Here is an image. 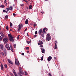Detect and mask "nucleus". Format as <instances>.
<instances>
[{
  "mask_svg": "<svg viewBox=\"0 0 76 76\" xmlns=\"http://www.w3.org/2000/svg\"><path fill=\"white\" fill-rule=\"evenodd\" d=\"M19 71L20 73L22 74V75H23V71L22 68L20 67Z\"/></svg>",
  "mask_w": 76,
  "mask_h": 76,
  "instance_id": "f257e3e1",
  "label": "nucleus"
},
{
  "mask_svg": "<svg viewBox=\"0 0 76 76\" xmlns=\"http://www.w3.org/2000/svg\"><path fill=\"white\" fill-rule=\"evenodd\" d=\"M41 33H42V34H44V32H43L42 29H41L39 30L38 32V34L40 35H41Z\"/></svg>",
  "mask_w": 76,
  "mask_h": 76,
  "instance_id": "f03ea898",
  "label": "nucleus"
},
{
  "mask_svg": "<svg viewBox=\"0 0 76 76\" xmlns=\"http://www.w3.org/2000/svg\"><path fill=\"white\" fill-rule=\"evenodd\" d=\"M22 26H23L22 24H20L19 25V27L18 28V31H20V30L21 29V28H22Z\"/></svg>",
  "mask_w": 76,
  "mask_h": 76,
  "instance_id": "7ed1b4c3",
  "label": "nucleus"
},
{
  "mask_svg": "<svg viewBox=\"0 0 76 76\" xmlns=\"http://www.w3.org/2000/svg\"><path fill=\"white\" fill-rule=\"evenodd\" d=\"M8 41H9V40L7 38H4L3 39V41L4 42H5V43H7V42H8Z\"/></svg>",
  "mask_w": 76,
  "mask_h": 76,
  "instance_id": "20e7f679",
  "label": "nucleus"
},
{
  "mask_svg": "<svg viewBox=\"0 0 76 76\" xmlns=\"http://www.w3.org/2000/svg\"><path fill=\"white\" fill-rule=\"evenodd\" d=\"M14 37H11V38H9V40L11 42H13V41H14Z\"/></svg>",
  "mask_w": 76,
  "mask_h": 76,
  "instance_id": "39448f33",
  "label": "nucleus"
},
{
  "mask_svg": "<svg viewBox=\"0 0 76 76\" xmlns=\"http://www.w3.org/2000/svg\"><path fill=\"white\" fill-rule=\"evenodd\" d=\"M46 40H47V41H50L51 40V37H46Z\"/></svg>",
  "mask_w": 76,
  "mask_h": 76,
  "instance_id": "423d86ee",
  "label": "nucleus"
},
{
  "mask_svg": "<svg viewBox=\"0 0 76 76\" xmlns=\"http://www.w3.org/2000/svg\"><path fill=\"white\" fill-rule=\"evenodd\" d=\"M17 61V60L15 59V64L18 65V66H19V62H18Z\"/></svg>",
  "mask_w": 76,
  "mask_h": 76,
  "instance_id": "0eeeda50",
  "label": "nucleus"
},
{
  "mask_svg": "<svg viewBox=\"0 0 76 76\" xmlns=\"http://www.w3.org/2000/svg\"><path fill=\"white\" fill-rule=\"evenodd\" d=\"M1 70H3L4 69V67H3V64H1Z\"/></svg>",
  "mask_w": 76,
  "mask_h": 76,
  "instance_id": "6e6552de",
  "label": "nucleus"
},
{
  "mask_svg": "<svg viewBox=\"0 0 76 76\" xmlns=\"http://www.w3.org/2000/svg\"><path fill=\"white\" fill-rule=\"evenodd\" d=\"M51 59H52V57L49 56L48 58V61H50V60H51Z\"/></svg>",
  "mask_w": 76,
  "mask_h": 76,
  "instance_id": "1a4fd4ad",
  "label": "nucleus"
},
{
  "mask_svg": "<svg viewBox=\"0 0 76 76\" xmlns=\"http://www.w3.org/2000/svg\"><path fill=\"white\" fill-rule=\"evenodd\" d=\"M41 50L42 52V53H44L45 52V50L44 49L42 48Z\"/></svg>",
  "mask_w": 76,
  "mask_h": 76,
  "instance_id": "9d476101",
  "label": "nucleus"
},
{
  "mask_svg": "<svg viewBox=\"0 0 76 76\" xmlns=\"http://www.w3.org/2000/svg\"><path fill=\"white\" fill-rule=\"evenodd\" d=\"M8 62L10 63V64H13V62L10 61L9 59L8 60Z\"/></svg>",
  "mask_w": 76,
  "mask_h": 76,
  "instance_id": "9b49d317",
  "label": "nucleus"
},
{
  "mask_svg": "<svg viewBox=\"0 0 76 76\" xmlns=\"http://www.w3.org/2000/svg\"><path fill=\"white\" fill-rule=\"evenodd\" d=\"M0 34L1 36H2V37H4V34H3V33H2V32H0Z\"/></svg>",
  "mask_w": 76,
  "mask_h": 76,
  "instance_id": "f8f14e48",
  "label": "nucleus"
},
{
  "mask_svg": "<svg viewBox=\"0 0 76 76\" xmlns=\"http://www.w3.org/2000/svg\"><path fill=\"white\" fill-rule=\"evenodd\" d=\"M8 36L9 38H12V37H12V35H11V34H8Z\"/></svg>",
  "mask_w": 76,
  "mask_h": 76,
  "instance_id": "ddd939ff",
  "label": "nucleus"
},
{
  "mask_svg": "<svg viewBox=\"0 0 76 76\" xmlns=\"http://www.w3.org/2000/svg\"><path fill=\"white\" fill-rule=\"evenodd\" d=\"M5 46L6 48H7V47H8L9 46V45H8V44H7V43L5 45Z\"/></svg>",
  "mask_w": 76,
  "mask_h": 76,
  "instance_id": "4468645a",
  "label": "nucleus"
},
{
  "mask_svg": "<svg viewBox=\"0 0 76 76\" xmlns=\"http://www.w3.org/2000/svg\"><path fill=\"white\" fill-rule=\"evenodd\" d=\"M37 25V24H36V23H34V24L33 25V26L34 28H35V26H36Z\"/></svg>",
  "mask_w": 76,
  "mask_h": 76,
  "instance_id": "2eb2a0df",
  "label": "nucleus"
},
{
  "mask_svg": "<svg viewBox=\"0 0 76 76\" xmlns=\"http://www.w3.org/2000/svg\"><path fill=\"white\" fill-rule=\"evenodd\" d=\"M9 9L10 10H13V7L12 6H10V7H9Z\"/></svg>",
  "mask_w": 76,
  "mask_h": 76,
  "instance_id": "dca6fc26",
  "label": "nucleus"
},
{
  "mask_svg": "<svg viewBox=\"0 0 76 76\" xmlns=\"http://www.w3.org/2000/svg\"><path fill=\"white\" fill-rule=\"evenodd\" d=\"M55 49H57V44L56 43H55Z\"/></svg>",
  "mask_w": 76,
  "mask_h": 76,
  "instance_id": "f3484780",
  "label": "nucleus"
},
{
  "mask_svg": "<svg viewBox=\"0 0 76 76\" xmlns=\"http://www.w3.org/2000/svg\"><path fill=\"white\" fill-rule=\"evenodd\" d=\"M0 54L2 55V57H4V53H3V52H1Z\"/></svg>",
  "mask_w": 76,
  "mask_h": 76,
  "instance_id": "a211bd4d",
  "label": "nucleus"
},
{
  "mask_svg": "<svg viewBox=\"0 0 76 76\" xmlns=\"http://www.w3.org/2000/svg\"><path fill=\"white\" fill-rule=\"evenodd\" d=\"M28 20H26L25 21V24H28Z\"/></svg>",
  "mask_w": 76,
  "mask_h": 76,
  "instance_id": "6ab92c4d",
  "label": "nucleus"
},
{
  "mask_svg": "<svg viewBox=\"0 0 76 76\" xmlns=\"http://www.w3.org/2000/svg\"><path fill=\"white\" fill-rule=\"evenodd\" d=\"M44 33H42L41 34V37H44L45 36H44Z\"/></svg>",
  "mask_w": 76,
  "mask_h": 76,
  "instance_id": "aec40b11",
  "label": "nucleus"
},
{
  "mask_svg": "<svg viewBox=\"0 0 76 76\" xmlns=\"http://www.w3.org/2000/svg\"><path fill=\"white\" fill-rule=\"evenodd\" d=\"M39 42H40L41 44H43V42L39 40Z\"/></svg>",
  "mask_w": 76,
  "mask_h": 76,
  "instance_id": "412c9836",
  "label": "nucleus"
},
{
  "mask_svg": "<svg viewBox=\"0 0 76 76\" xmlns=\"http://www.w3.org/2000/svg\"><path fill=\"white\" fill-rule=\"evenodd\" d=\"M28 9H32V5H30L29 6Z\"/></svg>",
  "mask_w": 76,
  "mask_h": 76,
  "instance_id": "4be33fe9",
  "label": "nucleus"
},
{
  "mask_svg": "<svg viewBox=\"0 0 76 76\" xmlns=\"http://www.w3.org/2000/svg\"><path fill=\"white\" fill-rule=\"evenodd\" d=\"M12 72L14 74L16 73V72H15V69H13V70H12Z\"/></svg>",
  "mask_w": 76,
  "mask_h": 76,
  "instance_id": "5701e85b",
  "label": "nucleus"
},
{
  "mask_svg": "<svg viewBox=\"0 0 76 76\" xmlns=\"http://www.w3.org/2000/svg\"><path fill=\"white\" fill-rule=\"evenodd\" d=\"M0 7H2V8H4L5 6H4V5H0Z\"/></svg>",
  "mask_w": 76,
  "mask_h": 76,
  "instance_id": "b1692460",
  "label": "nucleus"
},
{
  "mask_svg": "<svg viewBox=\"0 0 76 76\" xmlns=\"http://www.w3.org/2000/svg\"><path fill=\"white\" fill-rule=\"evenodd\" d=\"M27 43V44H30V43H31V40H30V41H27L26 42Z\"/></svg>",
  "mask_w": 76,
  "mask_h": 76,
  "instance_id": "393cba45",
  "label": "nucleus"
},
{
  "mask_svg": "<svg viewBox=\"0 0 76 76\" xmlns=\"http://www.w3.org/2000/svg\"><path fill=\"white\" fill-rule=\"evenodd\" d=\"M1 50H3L4 49L3 46V45H1Z\"/></svg>",
  "mask_w": 76,
  "mask_h": 76,
  "instance_id": "a878e982",
  "label": "nucleus"
},
{
  "mask_svg": "<svg viewBox=\"0 0 76 76\" xmlns=\"http://www.w3.org/2000/svg\"><path fill=\"white\" fill-rule=\"evenodd\" d=\"M43 31L44 33H45V28H43Z\"/></svg>",
  "mask_w": 76,
  "mask_h": 76,
  "instance_id": "bb28decb",
  "label": "nucleus"
},
{
  "mask_svg": "<svg viewBox=\"0 0 76 76\" xmlns=\"http://www.w3.org/2000/svg\"><path fill=\"white\" fill-rule=\"evenodd\" d=\"M6 29H7V31H8V30H9V27H8V26H6Z\"/></svg>",
  "mask_w": 76,
  "mask_h": 76,
  "instance_id": "cd10ccee",
  "label": "nucleus"
},
{
  "mask_svg": "<svg viewBox=\"0 0 76 76\" xmlns=\"http://www.w3.org/2000/svg\"><path fill=\"white\" fill-rule=\"evenodd\" d=\"M7 49V50H10V47L9 46H8V47H7V48H6Z\"/></svg>",
  "mask_w": 76,
  "mask_h": 76,
  "instance_id": "c85d7f7f",
  "label": "nucleus"
},
{
  "mask_svg": "<svg viewBox=\"0 0 76 76\" xmlns=\"http://www.w3.org/2000/svg\"><path fill=\"white\" fill-rule=\"evenodd\" d=\"M2 38H3V37H1V36H0V40L1 41L2 40Z\"/></svg>",
  "mask_w": 76,
  "mask_h": 76,
  "instance_id": "c756f323",
  "label": "nucleus"
},
{
  "mask_svg": "<svg viewBox=\"0 0 76 76\" xmlns=\"http://www.w3.org/2000/svg\"><path fill=\"white\" fill-rule=\"evenodd\" d=\"M5 19H8V16L7 15H6L5 17Z\"/></svg>",
  "mask_w": 76,
  "mask_h": 76,
  "instance_id": "7c9ffc66",
  "label": "nucleus"
},
{
  "mask_svg": "<svg viewBox=\"0 0 76 76\" xmlns=\"http://www.w3.org/2000/svg\"><path fill=\"white\" fill-rule=\"evenodd\" d=\"M11 51H12V52H13V48H12V47H11Z\"/></svg>",
  "mask_w": 76,
  "mask_h": 76,
  "instance_id": "2f4dec72",
  "label": "nucleus"
},
{
  "mask_svg": "<svg viewBox=\"0 0 76 76\" xmlns=\"http://www.w3.org/2000/svg\"><path fill=\"white\" fill-rule=\"evenodd\" d=\"M7 65L5 64L4 65V67H5V68H6V69H7Z\"/></svg>",
  "mask_w": 76,
  "mask_h": 76,
  "instance_id": "473e14b6",
  "label": "nucleus"
},
{
  "mask_svg": "<svg viewBox=\"0 0 76 76\" xmlns=\"http://www.w3.org/2000/svg\"><path fill=\"white\" fill-rule=\"evenodd\" d=\"M43 58H44V57L43 56H42L41 58V60L42 61V60H43Z\"/></svg>",
  "mask_w": 76,
  "mask_h": 76,
  "instance_id": "72a5a7b5",
  "label": "nucleus"
},
{
  "mask_svg": "<svg viewBox=\"0 0 76 76\" xmlns=\"http://www.w3.org/2000/svg\"><path fill=\"white\" fill-rule=\"evenodd\" d=\"M14 48H16V44H14L13 45Z\"/></svg>",
  "mask_w": 76,
  "mask_h": 76,
  "instance_id": "f704fd0d",
  "label": "nucleus"
},
{
  "mask_svg": "<svg viewBox=\"0 0 76 76\" xmlns=\"http://www.w3.org/2000/svg\"><path fill=\"white\" fill-rule=\"evenodd\" d=\"M26 50H29V47H27L26 48Z\"/></svg>",
  "mask_w": 76,
  "mask_h": 76,
  "instance_id": "c9c22d12",
  "label": "nucleus"
},
{
  "mask_svg": "<svg viewBox=\"0 0 76 76\" xmlns=\"http://www.w3.org/2000/svg\"><path fill=\"white\" fill-rule=\"evenodd\" d=\"M10 27H12V23L11 22H10Z\"/></svg>",
  "mask_w": 76,
  "mask_h": 76,
  "instance_id": "e433bc0d",
  "label": "nucleus"
},
{
  "mask_svg": "<svg viewBox=\"0 0 76 76\" xmlns=\"http://www.w3.org/2000/svg\"><path fill=\"white\" fill-rule=\"evenodd\" d=\"M18 75H19V76H22V74H20V73H19L18 74Z\"/></svg>",
  "mask_w": 76,
  "mask_h": 76,
  "instance_id": "4c0bfd02",
  "label": "nucleus"
},
{
  "mask_svg": "<svg viewBox=\"0 0 76 76\" xmlns=\"http://www.w3.org/2000/svg\"><path fill=\"white\" fill-rule=\"evenodd\" d=\"M37 34H38V31H36L35 32V34L36 35Z\"/></svg>",
  "mask_w": 76,
  "mask_h": 76,
  "instance_id": "58836bf2",
  "label": "nucleus"
},
{
  "mask_svg": "<svg viewBox=\"0 0 76 76\" xmlns=\"http://www.w3.org/2000/svg\"><path fill=\"white\" fill-rule=\"evenodd\" d=\"M7 11H9V10L10 9L9 8V7L7 8Z\"/></svg>",
  "mask_w": 76,
  "mask_h": 76,
  "instance_id": "ea45409f",
  "label": "nucleus"
},
{
  "mask_svg": "<svg viewBox=\"0 0 76 76\" xmlns=\"http://www.w3.org/2000/svg\"><path fill=\"white\" fill-rule=\"evenodd\" d=\"M24 55H25V54H24V53H21V55H22V56H24Z\"/></svg>",
  "mask_w": 76,
  "mask_h": 76,
  "instance_id": "a19ab883",
  "label": "nucleus"
},
{
  "mask_svg": "<svg viewBox=\"0 0 76 76\" xmlns=\"http://www.w3.org/2000/svg\"><path fill=\"white\" fill-rule=\"evenodd\" d=\"M47 37H50V34H47Z\"/></svg>",
  "mask_w": 76,
  "mask_h": 76,
  "instance_id": "79ce46f5",
  "label": "nucleus"
},
{
  "mask_svg": "<svg viewBox=\"0 0 76 76\" xmlns=\"http://www.w3.org/2000/svg\"><path fill=\"white\" fill-rule=\"evenodd\" d=\"M48 75L49 76H51V73H49Z\"/></svg>",
  "mask_w": 76,
  "mask_h": 76,
  "instance_id": "37998d69",
  "label": "nucleus"
},
{
  "mask_svg": "<svg viewBox=\"0 0 76 76\" xmlns=\"http://www.w3.org/2000/svg\"><path fill=\"white\" fill-rule=\"evenodd\" d=\"M20 5L21 6H22V7H23V6H24V5L23 4H21Z\"/></svg>",
  "mask_w": 76,
  "mask_h": 76,
  "instance_id": "c03bdc74",
  "label": "nucleus"
},
{
  "mask_svg": "<svg viewBox=\"0 0 76 76\" xmlns=\"http://www.w3.org/2000/svg\"><path fill=\"white\" fill-rule=\"evenodd\" d=\"M3 12H4V13H5L6 12V11L5 10H3Z\"/></svg>",
  "mask_w": 76,
  "mask_h": 76,
  "instance_id": "a18cd8bd",
  "label": "nucleus"
},
{
  "mask_svg": "<svg viewBox=\"0 0 76 76\" xmlns=\"http://www.w3.org/2000/svg\"><path fill=\"white\" fill-rule=\"evenodd\" d=\"M40 47L41 48H42V47H43V45H41L40 46Z\"/></svg>",
  "mask_w": 76,
  "mask_h": 76,
  "instance_id": "49530a36",
  "label": "nucleus"
},
{
  "mask_svg": "<svg viewBox=\"0 0 76 76\" xmlns=\"http://www.w3.org/2000/svg\"><path fill=\"white\" fill-rule=\"evenodd\" d=\"M17 39H19V36H18L17 37Z\"/></svg>",
  "mask_w": 76,
  "mask_h": 76,
  "instance_id": "de8ad7c7",
  "label": "nucleus"
},
{
  "mask_svg": "<svg viewBox=\"0 0 76 76\" xmlns=\"http://www.w3.org/2000/svg\"><path fill=\"white\" fill-rule=\"evenodd\" d=\"M10 74L12 76H14V75H13L12 74V73H11Z\"/></svg>",
  "mask_w": 76,
  "mask_h": 76,
  "instance_id": "09e8293b",
  "label": "nucleus"
},
{
  "mask_svg": "<svg viewBox=\"0 0 76 76\" xmlns=\"http://www.w3.org/2000/svg\"><path fill=\"white\" fill-rule=\"evenodd\" d=\"M14 75H15V76H18V75H17V74H16V73L14 74Z\"/></svg>",
  "mask_w": 76,
  "mask_h": 76,
  "instance_id": "8fccbe9b",
  "label": "nucleus"
},
{
  "mask_svg": "<svg viewBox=\"0 0 76 76\" xmlns=\"http://www.w3.org/2000/svg\"><path fill=\"white\" fill-rule=\"evenodd\" d=\"M55 42H56L55 43H56V44H57V41H55Z\"/></svg>",
  "mask_w": 76,
  "mask_h": 76,
  "instance_id": "3c124183",
  "label": "nucleus"
},
{
  "mask_svg": "<svg viewBox=\"0 0 76 76\" xmlns=\"http://www.w3.org/2000/svg\"><path fill=\"white\" fill-rule=\"evenodd\" d=\"M4 53H5V55H6V51H4Z\"/></svg>",
  "mask_w": 76,
  "mask_h": 76,
  "instance_id": "603ef678",
  "label": "nucleus"
},
{
  "mask_svg": "<svg viewBox=\"0 0 76 76\" xmlns=\"http://www.w3.org/2000/svg\"><path fill=\"white\" fill-rule=\"evenodd\" d=\"M25 75L26 76L27 75V72H25Z\"/></svg>",
  "mask_w": 76,
  "mask_h": 76,
  "instance_id": "864d4df0",
  "label": "nucleus"
},
{
  "mask_svg": "<svg viewBox=\"0 0 76 76\" xmlns=\"http://www.w3.org/2000/svg\"><path fill=\"white\" fill-rule=\"evenodd\" d=\"M38 45H41V43H38Z\"/></svg>",
  "mask_w": 76,
  "mask_h": 76,
  "instance_id": "5fc2aeb1",
  "label": "nucleus"
},
{
  "mask_svg": "<svg viewBox=\"0 0 76 76\" xmlns=\"http://www.w3.org/2000/svg\"><path fill=\"white\" fill-rule=\"evenodd\" d=\"M54 60H56V57H54Z\"/></svg>",
  "mask_w": 76,
  "mask_h": 76,
  "instance_id": "6e6d98bb",
  "label": "nucleus"
},
{
  "mask_svg": "<svg viewBox=\"0 0 76 76\" xmlns=\"http://www.w3.org/2000/svg\"><path fill=\"white\" fill-rule=\"evenodd\" d=\"M25 1L26 3H28V1L27 0H26V1Z\"/></svg>",
  "mask_w": 76,
  "mask_h": 76,
  "instance_id": "4d7b16f0",
  "label": "nucleus"
},
{
  "mask_svg": "<svg viewBox=\"0 0 76 76\" xmlns=\"http://www.w3.org/2000/svg\"><path fill=\"white\" fill-rule=\"evenodd\" d=\"M26 30H27V28H26L24 30V31H26Z\"/></svg>",
  "mask_w": 76,
  "mask_h": 76,
  "instance_id": "13d9d810",
  "label": "nucleus"
},
{
  "mask_svg": "<svg viewBox=\"0 0 76 76\" xmlns=\"http://www.w3.org/2000/svg\"><path fill=\"white\" fill-rule=\"evenodd\" d=\"M13 15L14 16H15V13H13Z\"/></svg>",
  "mask_w": 76,
  "mask_h": 76,
  "instance_id": "bf43d9fd",
  "label": "nucleus"
},
{
  "mask_svg": "<svg viewBox=\"0 0 76 76\" xmlns=\"http://www.w3.org/2000/svg\"><path fill=\"white\" fill-rule=\"evenodd\" d=\"M35 37H37V35H34Z\"/></svg>",
  "mask_w": 76,
  "mask_h": 76,
  "instance_id": "052dcab7",
  "label": "nucleus"
},
{
  "mask_svg": "<svg viewBox=\"0 0 76 76\" xmlns=\"http://www.w3.org/2000/svg\"><path fill=\"white\" fill-rule=\"evenodd\" d=\"M10 31H12V30L11 29H10Z\"/></svg>",
  "mask_w": 76,
  "mask_h": 76,
  "instance_id": "680f3d73",
  "label": "nucleus"
},
{
  "mask_svg": "<svg viewBox=\"0 0 76 76\" xmlns=\"http://www.w3.org/2000/svg\"><path fill=\"white\" fill-rule=\"evenodd\" d=\"M27 36H29V35L28 34V33H27Z\"/></svg>",
  "mask_w": 76,
  "mask_h": 76,
  "instance_id": "e2e57ef3",
  "label": "nucleus"
},
{
  "mask_svg": "<svg viewBox=\"0 0 76 76\" xmlns=\"http://www.w3.org/2000/svg\"><path fill=\"white\" fill-rule=\"evenodd\" d=\"M4 3H6V0L4 1Z\"/></svg>",
  "mask_w": 76,
  "mask_h": 76,
  "instance_id": "0e129e2a",
  "label": "nucleus"
},
{
  "mask_svg": "<svg viewBox=\"0 0 76 76\" xmlns=\"http://www.w3.org/2000/svg\"><path fill=\"white\" fill-rule=\"evenodd\" d=\"M49 12H51V10H49Z\"/></svg>",
  "mask_w": 76,
  "mask_h": 76,
  "instance_id": "69168bd1",
  "label": "nucleus"
},
{
  "mask_svg": "<svg viewBox=\"0 0 76 76\" xmlns=\"http://www.w3.org/2000/svg\"><path fill=\"white\" fill-rule=\"evenodd\" d=\"M6 6H7V3L6 4Z\"/></svg>",
  "mask_w": 76,
  "mask_h": 76,
  "instance_id": "338daca9",
  "label": "nucleus"
},
{
  "mask_svg": "<svg viewBox=\"0 0 76 76\" xmlns=\"http://www.w3.org/2000/svg\"><path fill=\"white\" fill-rule=\"evenodd\" d=\"M29 51H27V53H29Z\"/></svg>",
  "mask_w": 76,
  "mask_h": 76,
  "instance_id": "774afa93",
  "label": "nucleus"
}]
</instances>
